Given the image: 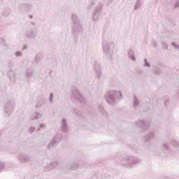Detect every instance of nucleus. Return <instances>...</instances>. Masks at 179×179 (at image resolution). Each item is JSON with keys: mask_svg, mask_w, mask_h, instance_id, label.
<instances>
[{"mask_svg": "<svg viewBox=\"0 0 179 179\" xmlns=\"http://www.w3.org/2000/svg\"><path fill=\"white\" fill-rule=\"evenodd\" d=\"M62 139V135L61 134H56L55 137L52 139V141L50 142V143L48 145L47 148L48 149H52V148H55L57 143L59 142Z\"/></svg>", "mask_w": 179, "mask_h": 179, "instance_id": "423d86ee", "label": "nucleus"}, {"mask_svg": "<svg viewBox=\"0 0 179 179\" xmlns=\"http://www.w3.org/2000/svg\"><path fill=\"white\" fill-rule=\"evenodd\" d=\"M171 45L175 48V50H179V45H177L176 43H172Z\"/></svg>", "mask_w": 179, "mask_h": 179, "instance_id": "f704fd0d", "label": "nucleus"}, {"mask_svg": "<svg viewBox=\"0 0 179 179\" xmlns=\"http://www.w3.org/2000/svg\"><path fill=\"white\" fill-rule=\"evenodd\" d=\"M41 59H43V55L38 54L36 56L35 62H36V64H37V63L40 62V61H41Z\"/></svg>", "mask_w": 179, "mask_h": 179, "instance_id": "a878e982", "label": "nucleus"}, {"mask_svg": "<svg viewBox=\"0 0 179 179\" xmlns=\"http://www.w3.org/2000/svg\"><path fill=\"white\" fill-rule=\"evenodd\" d=\"M96 2H97V0H90V8H93V6H94V5H96Z\"/></svg>", "mask_w": 179, "mask_h": 179, "instance_id": "c756f323", "label": "nucleus"}, {"mask_svg": "<svg viewBox=\"0 0 179 179\" xmlns=\"http://www.w3.org/2000/svg\"><path fill=\"white\" fill-rule=\"evenodd\" d=\"M143 62H144L143 66L146 68H150V63L149 62V61H148V59H144Z\"/></svg>", "mask_w": 179, "mask_h": 179, "instance_id": "bb28decb", "label": "nucleus"}, {"mask_svg": "<svg viewBox=\"0 0 179 179\" xmlns=\"http://www.w3.org/2000/svg\"><path fill=\"white\" fill-rule=\"evenodd\" d=\"M48 167L50 170H54V169H56V167H58V162H52L48 165Z\"/></svg>", "mask_w": 179, "mask_h": 179, "instance_id": "6ab92c4d", "label": "nucleus"}, {"mask_svg": "<svg viewBox=\"0 0 179 179\" xmlns=\"http://www.w3.org/2000/svg\"><path fill=\"white\" fill-rule=\"evenodd\" d=\"M136 125L144 131H148L149 129V123L145 120H138L136 122Z\"/></svg>", "mask_w": 179, "mask_h": 179, "instance_id": "9d476101", "label": "nucleus"}, {"mask_svg": "<svg viewBox=\"0 0 179 179\" xmlns=\"http://www.w3.org/2000/svg\"><path fill=\"white\" fill-rule=\"evenodd\" d=\"M139 163H141V159L134 156L124 157L121 161V164L128 167H131L134 164H139Z\"/></svg>", "mask_w": 179, "mask_h": 179, "instance_id": "7ed1b4c3", "label": "nucleus"}, {"mask_svg": "<svg viewBox=\"0 0 179 179\" xmlns=\"http://www.w3.org/2000/svg\"><path fill=\"white\" fill-rule=\"evenodd\" d=\"M43 106H44V102L43 101L36 102V107H43Z\"/></svg>", "mask_w": 179, "mask_h": 179, "instance_id": "2f4dec72", "label": "nucleus"}, {"mask_svg": "<svg viewBox=\"0 0 179 179\" xmlns=\"http://www.w3.org/2000/svg\"><path fill=\"white\" fill-rule=\"evenodd\" d=\"M24 50H27V45L23 46L22 51H24Z\"/></svg>", "mask_w": 179, "mask_h": 179, "instance_id": "37998d69", "label": "nucleus"}, {"mask_svg": "<svg viewBox=\"0 0 179 179\" xmlns=\"http://www.w3.org/2000/svg\"><path fill=\"white\" fill-rule=\"evenodd\" d=\"M162 47H163L164 50H167L169 48V46L164 42L162 43Z\"/></svg>", "mask_w": 179, "mask_h": 179, "instance_id": "4c0bfd02", "label": "nucleus"}, {"mask_svg": "<svg viewBox=\"0 0 179 179\" xmlns=\"http://www.w3.org/2000/svg\"><path fill=\"white\" fill-rule=\"evenodd\" d=\"M74 112L76 113V114H77L78 115H79V110L75 108V109H74Z\"/></svg>", "mask_w": 179, "mask_h": 179, "instance_id": "79ce46f5", "label": "nucleus"}, {"mask_svg": "<svg viewBox=\"0 0 179 179\" xmlns=\"http://www.w3.org/2000/svg\"><path fill=\"white\" fill-rule=\"evenodd\" d=\"M153 138H155V133L150 131L144 136V141L145 142H149V141H152V139H153Z\"/></svg>", "mask_w": 179, "mask_h": 179, "instance_id": "2eb2a0df", "label": "nucleus"}, {"mask_svg": "<svg viewBox=\"0 0 179 179\" xmlns=\"http://www.w3.org/2000/svg\"><path fill=\"white\" fill-rule=\"evenodd\" d=\"M101 10H103V5L99 3L95 8V11L92 15L93 20H99V17H100V15L101 14Z\"/></svg>", "mask_w": 179, "mask_h": 179, "instance_id": "6e6552de", "label": "nucleus"}, {"mask_svg": "<svg viewBox=\"0 0 179 179\" xmlns=\"http://www.w3.org/2000/svg\"><path fill=\"white\" fill-rule=\"evenodd\" d=\"M153 71L157 75H160V73H162V69L159 67L154 68Z\"/></svg>", "mask_w": 179, "mask_h": 179, "instance_id": "cd10ccee", "label": "nucleus"}, {"mask_svg": "<svg viewBox=\"0 0 179 179\" xmlns=\"http://www.w3.org/2000/svg\"><path fill=\"white\" fill-rule=\"evenodd\" d=\"M44 128V124H40L39 127L37 128V131H40V129Z\"/></svg>", "mask_w": 179, "mask_h": 179, "instance_id": "ea45409f", "label": "nucleus"}, {"mask_svg": "<svg viewBox=\"0 0 179 179\" xmlns=\"http://www.w3.org/2000/svg\"><path fill=\"white\" fill-rule=\"evenodd\" d=\"M134 108H138L139 107V101L138 100V98L134 96Z\"/></svg>", "mask_w": 179, "mask_h": 179, "instance_id": "5701e85b", "label": "nucleus"}, {"mask_svg": "<svg viewBox=\"0 0 179 179\" xmlns=\"http://www.w3.org/2000/svg\"><path fill=\"white\" fill-rule=\"evenodd\" d=\"M43 117V115L38 112L34 113L31 117L30 120L31 121H36V120H40Z\"/></svg>", "mask_w": 179, "mask_h": 179, "instance_id": "f3484780", "label": "nucleus"}, {"mask_svg": "<svg viewBox=\"0 0 179 179\" xmlns=\"http://www.w3.org/2000/svg\"><path fill=\"white\" fill-rule=\"evenodd\" d=\"M66 169H67V170H70V171H72L73 170L76 171L79 169V164H69L66 166Z\"/></svg>", "mask_w": 179, "mask_h": 179, "instance_id": "dca6fc26", "label": "nucleus"}, {"mask_svg": "<svg viewBox=\"0 0 179 179\" xmlns=\"http://www.w3.org/2000/svg\"><path fill=\"white\" fill-rule=\"evenodd\" d=\"M21 6L22 8H24L27 10V12H29V10H31L32 6L30 4H22Z\"/></svg>", "mask_w": 179, "mask_h": 179, "instance_id": "b1692460", "label": "nucleus"}, {"mask_svg": "<svg viewBox=\"0 0 179 179\" xmlns=\"http://www.w3.org/2000/svg\"><path fill=\"white\" fill-rule=\"evenodd\" d=\"M152 45H153L154 47H156V42H152Z\"/></svg>", "mask_w": 179, "mask_h": 179, "instance_id": "c03bdc74", "label": "nucleus"}, {"mask_svg": "<svg viewBox=\"0 0 179 179\" xmlns=\"http://www.w3.org/2000/svg\"><path fill=\"white\" fill-rule=\"evenodd\" d=\"M71 20L73 23V29L74 33L76 34L78 33H80L82 31V25L79 23V20H78V17L76 15H71Z\"/></svg>", "mask_w": 179, "mask_h": 179, "instance_id": "20e7f679", "label": "nucleus"}, {"mask_svg": "<svg viewBox=\"0 0 179 179\" xmlns=\"http://www.w3.org/2000/svg\"><path fill=\"white\" fill-rule=\"evenodd\" d=\"M26 36H27V38H29V40H34V38H36V37H37V31H36L34 29L28 31L26 33Z\"/></svg>", "mask_w": 179, "mask_h": 179, "instance_id": "f8f14e48", "label": "nucleus"}, {"mask_svg": "<svg viewBox=\"0 0 179 179\" xmlns=\"http://www.w3.org/2000/svg\"><path fill=\"white\" fill-rule=\"evenodd\" d=\"M0 136H1V134H0Z\"/></svg>", "mask_w": 179, "mask_h": 179, "instance_id": "09e8293b", "label": "nucleus"}, {"mask_svg": "<svg viewBox=\"0 0 179 179\" xmlns=\"http://www.w3.org/2000/svg\"><path fill=\"white\" fill-rule=\"evenodd\" d=\"M0 44L3 47H6V42L5 41V39L3 38H0Z\"/></svg>", "mask_w": 179, "mask_h": 179, "instance_id": "c85d7f7f", "label": "nucleus"}, {"mask_svg": "<svg viewBox=\"0 0 179 179\" xmlns=\"http://www.w3.org/2000/svg\"><path fill=\"white\" fill-rule=\"evenodd\" d=\"M141 6H142V0H136L134 9L136 10V9L141 8Z\"/></svg>", "mask_w": 179, "mask_h": 179, "instance_id": "4be33fe9", "label": "nucleus"}, {"mask_svg": "<svg viewBox=\"0 0 179 179\" xmlns=\"http://www.w3.org/2000/svg\"><path fill=\"white\" fill-rule=\"evenodd\" d=\"M31 24H32L33 26H34L36 24V23H34V22H31Z\"/></svg>", "mask_w": 179, "mask_h": 179, "instance_id": "49530a36", "label": "nucleus"}, {"mask_svg": "<svg viewBox=\"0 0 179 179\" xmlns=\"http://www.w3.org/2000/svg\"><path fill=\"white\" fill-rule=\"evenodd\" d=\"M61 127H62V129H61L62 132H63L64 134H66V132H68L69 127H68V123L66 122V119L62 120V126Z\"/></svg>", "mask_w": 179, "mask_h": 179, "instance_id": "4468645a", "label": "nucleus"}, {"mask_svg": "<svg viewBox=\"0 0 179 179\" xmlns=\"http://www.w3.org/2000/svg\"><path fill=\"white\" fill-rule=\"evenodd\" d=\"M179 8V0H178L175 4V9Z\"/></svg>", "mask_w": 179, "mask_h": 179, "instance_id": "a19ab883", "label": "nucleus"}, {"mask_svg": "<svg viewBox=\"0 0 179 179\" xmlns=\"http://www.w3.org/2000/svg\"><path fill=\"white\" fill-rule=\"evenodd\" d=\"M8 68H12V66H13V61L9 60L8 62Z\"/></svg>", "mask_w": 179, "mask_h": 179, "instance_id": "72a5a7b5", "label": "nucleus"}, {"mask_svg": "<svg viewBox=\"0 0 179 179\" xmlns=\"http://www.w3.org/2000/svg\"><path fill=\"white\" fill-rule=\"evenodd\" d=\"M5 169V164L3 162H0V171Z\"/></svg>", "mask_w": 179, "mask_h": 179, "instance_id": "e433bc0d", "label": "nucleus"}, {"mask_svg": "<svg viewBox=\"0 0 179 179\" xmlns=\"http://www.w3.org/2000/svg\"><path fill=\"white\" fill-rule=\"evenodd\" d=\"M2 1H3V0H0V2H2Z\"/></svg>", "mask_w": 179, "mask_h": 179, "instance_id": "de8ad7c7", "label": "nucleus"}, {"mask_svg": "<svg viewBox=\"0 0 179 179\" xmlns=\"http://www.w3.org/2000/svg\"><path fill=\"white\" fill-rule=\"evenodd\" d=\"M160 153H166L168 157H170V156H173V155H171V153H170V148L169 147V145H166V144H163V145H162L159 148V152H157L156 155L157 156H162L160 155Z\"/></svg>", "mask_w": 179, "mask_h": 179, "instance_id": "0eeeda50", "label": "nucleus"}, {"mask_svg": "<svg viewBox=\"0 0 179 179\" xmlns=\"http://www.w3.org/2000/svg\"><path fill=\"white\" fill-rule=\"evenodd\" d=\"M29 131V134H33V132H34V131H36V128L30 127Z\"/></svg>", "mask_w": 179, "mask_h": 179, "instance_id": "58836bf2", "label": "nucleus"}, {"mask_svg": "<svg viewBox=\"0 0 179 179\" xmlns=\"http://www.w3.org/2000/svg\"><path fill=\"white\" fill-rule=\"evenodd\" d=\"M27 78H31L33 76V71L31 70H29L26 73Z\"/></svg>", "mask_w": 179, "mask_h": 179, "instance_id": "7c9ffc66", "label": "nucleus"}, {"mask_svg": "<svg viewBox=\"0 0 179 179\" xmlns=\"http://www.w3.org/2000/svg\"><path fill=\"white\" fill-rule=\"evenodd\" d=\"M128 57L131 59V61H136V57H135V52L133 50H130L128 52Z\"/></svg>", "mask_w": 179, "mask_h": 179, "instance_id": "a211bd4d", "label": "nucleus"}, {"mask_svg": "<svg viewBox=\"0 0 179 179\" xmlns=\"http://www.w3.org/2000/svg\"><path fill=\"white\" fill-rule=\"evenodd\" d=\"M54 97V94L52 93H50V96H49V101H50V103H52V98Z\"/></svg>", "mask_w": 179, "mask_h": 179, "instance_id": "c9c22d12", "label": "nucleus"}, {"mask_svg": "<svg viewBox=\"0 0 179 179\" xmlns=\"http://www.w3.org/2000/svg\"><path fill=\"white\" fill-rule=\"evenodd\" d=\"M171 145L173 148L175 149V150H176L177 152H179V143L178 142H177V141L173 140L171 141Z\"/></svg>", "mask_w": 179, "mask_h": 179, "instance_id": "412c9836", "label": "nucleus"}, {"mask_svg": "<svg viewBox=\"0 0 179 179\" xmlns=\"http://www.w3.org/2000/svg\"><path fill=\"white\" fill-rule=\"evenodd\" d=\"M10 15V9L6 8L3 11V15L5 16V17H8Z\"/></svg>", "mask_w": 179, "mask_h": 179, "instance_id": "393cba45", "label": "nucleus"}, {"mask_svg": "<svg viewBox=\"0 0 179 179\" xmlns=\"http://www.w3.org/2000/svg\"><path fill=\"white\" fill-rule=\"evenodd\" d=\"M17 160L21 162V163H27V162H29V160H30V156L24 155L23 154H20L17 156Z\"/></svg>", "mask_w": 179, "mask_h": 179, "instance_id": "ddd939ff", "label": "nucleus"}, {"mask_svg": "<svg viewBox=\"0 0 179 179\" xmlns=\"http://www.w3.org/2000/svg\"><path fill=\"white\" fill-rule=\"evenodd\" d=\"M73 97L80 101V103H83L85 101V98L82 96L77 90H73L72 91Z\"/></svg>", "mask_w": 179, "mask_h": 179, "instance_id": "9b49d317", "label": "nucleus"}, {"mask_svg": "<svg viewBox=\"0 0 179 179\" xmlns=\"http://www.w3.org/2000/svg\"><path fill=\"white\" fill-rule=\"evenodd\" d=\"M104 99L110 106H115L118 101H121L122 99V92L115 90H108L104 96Z\"/></svg>", "mask_w": 179, "mask_h": 179, "instance_id": "f257e3e1", "label": "nucleus"}, {"mask_svg": "<svg viewBox=\"0 0 179 179\" xmlns=\"http://www.w3.org/2000/svg\"><path fill=\"white\" fill-rule=\"evenodd\" d=\"M14 108H15V102H13V101L12 100L8 101L6 103V106L4 107L6 117H9L13 113Z\"/></svg>", "mask_w": 179, "mask_h": 179, "instance_id": "39448f33", "label": "nucleus"}, {"mask_svg": "<svg viewBox=\"0 0 179 179\" xmlns=\"http://www.w3.org/2000/svg\"><path fill=\"white\" fill-rule=\"evenodd\" d=\"M15 57H19L20 58L23 55V53H22V52H20V51H17L15 53Z\"/></svg>", "mask_w": 179, "mask_h": 179, "instance_id": "473e14b6", "label": "nucleus"}, {"mask_svg": "<svg viewBox=\"0 0 179 179\" xmlns=\"http://www.w3.org/2000/svg\"><path fill=\"white\" fill-rule=\"evenodd\" d=\"M29 18H30V19H33V15H29Z\"/></svg>", "mask_w": 179, "mask_h": 179, "instance_id": "a18cd8bd", "label": "nucleus"}, {"mask_svg": "<svg viewBox=\"0 0 179 179\" xmlns=\"http://www.w3.org/2000/svg\"><path fill=\"white\" fill-rule=\"evenodd\" d=\"M98 110L103 115L104 117H108V113L104 110V108L103 106H98Z\"/></svg>", "mask_w": 179, "mask_h": 179, "instance_id": "aec40b11", "label": "nucleus"}, {"mask_svg": "<svg viewBox=\"0 0 179 179\" xmlns=\"http://www.w3.org/2000/svg\"><path fill=\"white\" fill-rule=\"evenodd\" d=\"M94 71L95 72V76L96 78H99V79H100L102 75L101 66H100V64L97 62H94Z\"/></svg>", "mask_w": 179, "mask_h": 179, "instance_id": "1a4fd4ad", "label": "nucleus"}, {"mask_svg": "<svg viewBox=\"0 0 179 179\" xmlns=\"http://www.w3.org/2000/svg\"><path fill=\"white\" fill-rule=\"evenodd\" d=\"M115 48V45L114 43L109 42L106 40L102 41V50L103 52V55L109 58L110 60L113 59V55H114V50Z\"/></svg>", "mask_w": 179, "mask_h": 179, "instance_id": "f03ea898", "label": "nucleus"}]
</instances>
